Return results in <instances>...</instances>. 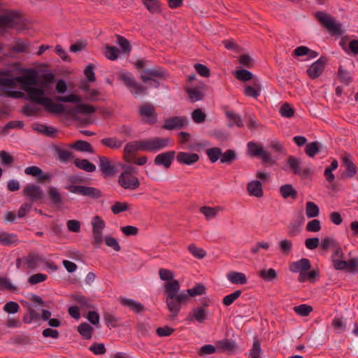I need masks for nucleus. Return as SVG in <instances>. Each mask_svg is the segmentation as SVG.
Here are the masks:
<instances>
[{
  "label": "nucleus",
  "mask_w": 358,
  "mask_h": 358,
  "mask_svg": "<svg viewBox=\"0 0 358 358\" xmlns=\"http://www.w3.org/2000/svg\"><path fill=\"white\" fill-rule=\"evenodd\" d=\"M67 189L73 194H80L92 199H99L103 196L102 192L94 187L71 185L67 187Z\"/></svg>",
  "instance_id": "obj_7"
},
{
  "label": "nucleus",
  "mask_w": 358,
  "mask_h": 358,
  "mask_svg": "<svg viewBox=\"0 0 358 358\" xmlns=\"http://www.w3.org/2000/svg\"><path fill=\"white\" fill-rule=\"evenodd\" d=\"M33 129L40 133L52 138H55L57 135V130L52 127H48L42 124H36L33 127Z\"/></svg>",
  "instance_id": "obj_34"
},
{
  "label": "nucleus",
  "mask_w": 358,
  "mask_h": 358,
  "mask_svg": "<svg viewBox=\"0 0 358 358\" xmlns=\"http://www.w3.org/2000/svg\"><path fill=\"white\" fill-rule=\"evenodd\" d=\"M176 159L180 164L192 165L199 161V155L196 153L179 152L176 156Z\"/></svg>",
  "instance_id": "obj_22"
},
{
  "label": "nucleus",
  "mask_w": 358,
  "mask_h": 358,
  "mask_svg": "<svg viewBox=\"0 0 358 358\" xmlns=\"http://www.w3.org/2000/svg\"><path fill=\"white\" fill-rule=\"evenodd\" d=\"M259 276L265 281L271 282L277 278L278 273L274 268H264L259 272Z\"/></svg>",
  "instance_id": "obj_43"
},
{
  "label": "nucleus",
  "mask_w": 358,
  "mask_h": 358,
  "mask_svg": "<svg viewBox=\"0 0 358 358\" xmlns=\"http://www.w3.org/2000/svg\"><path fill=\"white\" fill-rule=\"evenodd\" d=\"M94 111L95 108L94 106L85 103H79L66 111V113L70 115H73L76 113L88 115L94 113Z\"/></svg>",
  "instance_id": "obj_25"
},
{
  "label": "nucleus",
  "mask_w": 358,
  "mask_h": 358,
  "mask_svg": "<svg viewBox=\"0 0 358 358\" xmlns=\"http://www.w3.org/2000/svg\"><path fill=\"white\" fill-rule=\"evenodd\" d=\"M247 189L250 195L261 197L263 195L262 183L259 180H252L248 184Z\"/></svg>",
  "instance_id": "obj_29"
},
{
  "label": "nucleus",
  "mask_w": 358,
  "mask_h": 358,
  "mask_svg": "<svg viewBox=\"0 0 358 358\" xmlns=\"http://www.w3.org/2000/svg\"><path fill=\"white\" fill-rule=\"evenodd\" d=\"M262 91V85L259 81L254 82L253 86L248 85L245 87L244 94L247 96L257 99Z\"/></svg>",
  "instance_id": "obj_33"
},
{
  "label": "nucleus",
  "mask_w": 358,
  "mask_h": 358,
  "mask_svg": "<svg viewBox=\"0 0 358 358\" xmlns=\"http://www.w3.org/2000/svg\"><path fill=\"white\" fill-rule=\"evenodd\" d=\"M27 26V20L22 13L16 10H6L0 15V29H23Z\"/></svg>",
  "instance_id": "obj_2"
},
{
  "label": "nucleus",
  "mask_w": 358,
  "mask_h": 358,
  "mask_svg": "<svg viewBox=\"0 0 358 358\" xmlns=\"http://www.w3.org/2000/svg\"><path fill=\"white\" fill-rule=\"evenodd\" d=\"M208 317V311L203 307L197 306L194 308L188 314L187 320L190 322L196 321L203 323Z\"/></svg>",
  "instance_id": "obj_20"
},
{
  "label": "nucleus",
  "mask_w": 358,
  "mask_h": 358,
  "mask_svg": "<svg viewBox=\"0 0 358 358\" xmlns=\"http://www.w3.org/2000/svg\"><path fill=\"white\" fill-rule=\"evenodd\" d=\"M188 250L194 257L198 259H203L206 255L203 249L196 247L194 244H190L188 246Z\"/></svg>",
  "instance_id": "obj_62"
},
{
  "label": "nucleus",
  "mask_w": 358,
  "mask_h": 358,
  "mask_svg": "<svg viewBox=\"0 0 358 358\" xmlns=\"http://www.w3.org/2000/svg\"><path fill=\"white\" fill-rule=\"evenodd\" d=\"M248 155L251 157L260 158L262 163L265 166H272L276 164V159H274L271 154L266 151L263 147L255 142H249L248 143Z\"/></svg>",
  "instance_id": "obj_5"
},
{
  "label": "nucleus",
  "mask_w": 358,
  "mask_h": 358,
  "mask_svg": "<svg viewBox=\"0 0 358 358\" xmlns=\"http://www.w3.org/2000/svg\"><path fill=\"white\" fill-rule=\"evenodd\" d=\"M186 92L192 102L200 101L203 98V94L196 88H187Z\"/></svg>",
  "instance_id": "obj_54"
},
{
  "label": "nucleus",
  "mask_w": 358,
  "mask_h": 358,
  "mask_svg": "<svg viewBox=\"0 0 358 358\" xmlns=\"http://www.w3.org/2000/svg\"><path fill=\"white\" fill-rule=\"evenodd\" d=\"M105 49L104 55L108 59L114 61L118 58L119 50L117 48L106 45Z\"/></svg>",
  "instance_id": "obj_53"
},
{
  "label": "nucleus",
  "mask_w": 358,
  "mask_h": 358,
  "mask_svg": "<svg viewBox=\"0 0 358 358\" xmlns=\"http://www.w3.org/2000/svg\"><path fill=\"white\" fill-rule=\"evenodd\" d=\"M94 329L87 322H83L78 327V333L87 340L92 338Z\"/></svg>",
  "instance_id": "obj_41"
},
{
  "label": "nucleus",
  "mask_w": 358,
  "mask_h": 358,
  "mask_svg": "<svg viewBox=\"0 0 358 358\" xmlns=\"http://www.w3.org/2000/svg\"><path fill=\"white\" fill-rule=\"evenodd\" d=\"M241 290L238 289L229 295L225 296L222 300L223 304L226 306L231 305L234 301L241 296Z\"/></svg>",
  "instance_id": "obj_60"
},
{
  "label": "nucleus",
  "mask_w": 358,
  "mask_h": 358,
  "mask_svg": "<svg viewBox=\"0 0 358 358\" xmlns=\"http://www.w3.org/2000/svg\"><path fill=\"white\" fill-rule=\"evenodd\" d=\"M129 204L126 202L116 201L111 206V210L114 214L117 215L122 212L128 210L129 209Z\"/></svg>",
  "instance_id": "obj_57"
},
{
  "label": "nucleus",
  "mask_w": 358,
  "mask_h": 358,
  "mask_svg": "<svg viewBox=\"0 0 358 358\" xmlns=\"http://www.w3.org/2000/svg\"><path fill=\"white\" fill-rule=\"evenodd\" d=\"M23 194L31 201H36L43 197V191L35 184H28L23 189Z\"/></svg>",
  "instance_id": "obj_16"
},
{
  "label": "nucleus",
  "mask_w": 358,
  "mask_h": 358,
  "mask_svg": "<svg viewBox=\"0 0 358 358\" xmlns=\"http://www.w3.org/2000/svg\"><path fill=\"white\" fill-rule=\"evenodd\" d=\"M138 143H140V141H135L127 143L124 148L123 152L126 154L132 155L135 152L141 150V148H139L140 145H138Z\"/></svg>",
  "instance_id": "obj_61"
},
{
  "label": "nucleus",
  "mask_w": 358,
  "mask_h": 358,
  "mask_svg": "<svg viewBox=\"0 0 358 358\" xmlns=\"http://www.w3.org/2000/svg\"><path fill=\"white\" fill-rule=\"evenodd\" d=\"M228 280L234 285H245L248 282L246 275L243 273L230 271L227 273Z\"/></svg>",
  "instance_id": "obj_28"
},
{
  "label": "nucleus",
  "mask_w": 358,
  "mask_h": 358,
  "mask_svg": "<svg viewBox=\"0 0 358 358\" xmlns=\"http://www.w3.org/2000/svg\"><path fill=\"white\" fill-rule=\"evenodd\" d=\"M320 212L319 207L313 201H308L306 206V214L309 218L318 216Z\"/></svg>",
  "instance_id": "obj_48"
},
{
  "label": "nucleus",
  "mask_w": 358,
  "mask_h": 358,
  "mask_svg": "<svg viewBox=\"0 0 358 358\" xmlns=\"http://www.w3.org/2000/svg\"><path fill=\"white\" fill-rule=\"evenodd\" d=\"M280 114L284 117H292L294 115V109L288 103H285L280 108Z\"/></svg>",
  "instance_id": "obj_58"
},
{
  "label": "nucleus",
  "mask_w": 358,
  "mask_h": 358,
  "mask_svg": "<svg viewBox=\"0 0 358 358\" xmlns=\"http://www.w3.org/2000/svg\"><path fill=\"white\" fill-rule=\"evenodd\" d=\"M145 8L152 13H159L160 3L159 0H141Z\"/></svg>",
  "instance_id": "obj_50"
},
{
  "label": "nucleus",
  "mask_w": 358,
  "mask_h": 358,
  "mask_svg": "<svg viewBox=\"0 0 358 358\" xmlns=\"http://www.w3.org/2000/svg\"><path fill=\"white\" fill-rule=\"evenodd\" d=\"M169 138L155 137L152 139L141 140L140 145L141 151L156 152L168 145Z\"/></svg>",
  "instance_id": "obj_6"
},
{
  "label": "nucleus",
  "mask_w": 358,
  "mask_h": 358,
  "mask_svg": "<svg viewBox=\"0 0 358 358\" xmlns=\"http://www.w3.org/2000/svg\"><path fill=\"white\" fill-rule=\"evenodd\" d=\"M121 305L128 307L130 310H133L136 313H139L144 310V306L133 300L129 299H121L120 301Z\"/></svg>",
  "instance_id": "obj_31"
},
{
  "label": "nucleus",
  "mask_w": 358,
  "mask_h": 358,
  "mask_svg": "<svg viewBox=\"0 0 358 358\" xmlns=\"http://www.w3.org/2000/svg\"><path fill=\"white\" fill-rule=\"evenodd\" d=\"M216 347L221 352H233L236 348V343L231 339L224 338L216 343Z\"/></svg>",
  "instance_id": "obj_23"
},
{
  "label": "nucleus",
  "mask_w": 358,
  "mask_h": 358,
  "mask_svg": "<svg viewBox=\"0 0 358 358\" xmlns=\"http://www.w3.org/2000/svg\"><path fill=\"white\" fill-rule=\"evenodd\" d=\"M341 161L345 169V171L341 175V178H352L357 173V167L352 160V157L350 154H345L342 158Z\"/></svg>",
  "instance_id": "obj_15"
},
{
  "label": "nucleus",
  "mask_w": 358,
  "mask_h": 358,
  "mask_svg": "<svg viewBox=\"0 0 358 358\" xmlns=\"http://www.w3.org/2000/svg\"><path fill=\"white\" fill-rule=\"evenodd\" d=\"M24 91L27 93L30 101L35 102L38 104L43 105L44 99L47 97H43L45 94L44 90L38 87H26Z\"/></svg>",
  "instance_id": "obj_18"
},
{
  "label": "nucleus",
  "mask_w": 358,
  "mask_h": 358,
  "mask_svg": "<svg viewBox=\"0 0 358 358\" xmlns=\"http://www.w3.org/2000/svg\"><path fill=\"white\" fill-rule=\"evenodd\" d=\"M287 164L294 174H301V162L294 156L287 158Z\"/></svg>",
  "instance_id": "obj_42"
},
{
  "label": "nucleus",
  "mask_w": 358,
  "mask_h": 358,
  "mask_svg": "<svg viewBox=\"0 0 358 358\" xmlns=\"http://www.w3.org/2000/svg\"><path fill=\"white\" fill-rule=\"evenodd\" d=\"M168 77L169 73L163 68L157 66L145 69L140 78L143 83L150 82L149 85L150 87L157 88L160 85L157 79L166 80Z\"/></svg>",
  "instance_id": "obj_3"
},
{
  "label": "nucleus",
  "mask_w": 358,
  "mask_h": 358,
  "mask_svg": "<svg viewBox=\"0 0 358 358\" xmlns=\"http://www.w3.org/2000/svg\"><path fill=\"white\" fill-rule=\"evenodd\" d=\"M93 243L99 245L103 241L102 231L105 228V222L99 215L93 217L92 222Z\"/></svg>",
  "instance_id": "obj_12"
},
{
  "label": "nucleus",
  "mask_w": 358,
  "mask_h": 358,
  "mask_svg": "<svg viewBox=\"0 0 358 358\" xmlns=\"http://www.w3.org/2000/svg\"><path fill=\"white\" fill-rule=\"evenodd\" d=\"M318 275L319 272L317 271L313 270L310 271H306L304 273H303L301 275H299L298 280L300 282H303L305 281L314 282L315 278Z\"/></svg>",
  "instance_id": "obj_52"
},
{
  "label": "nucleus",
  "mask_w": 358,
  "mask_h": 358,
  "mask_svg": "<svg viewBox=\"0 0 358 358\" xmlns=\"http://www.w3.org/2000/svg\"><path fill=\"white\" fill-rule=\"evenodd\" d=\"M24 173L27 175L37 176L42 181H45L49 179L48 176L43 174V171L40 168L35 166L26 168Z\"/></svg>",
  "instance_id": "obj_39"
},
{
  "label": "nucleus",
  "mask_w": 358,
  "mask_h": 358,
  "mask_svg": "<svg viewBox=\"0 0 358 358\" xmlns=\"http://www.w3.org/2000/svg\"><path fill=\"white\" fill-rule=\"evenodd\" d=\"M294 311L301 317H307L313 311V307L307 304H301L294 307Z\"/></svg>",
  "instance_id": "obj_51"
},
{
  "label": "nucleus",
  "mask_w": 358,
  "mask_h": 358,
  "mask_svg": "<svg viewBox=\"0 0 358 358\" xmlns=\"http://www.w3.org/2000/svg\"><path fill=\"white\" fill-rule=\"evenodd\" d=\"M48 196L52 203L57 207L60 206L62 201V196L59 191L55 187H50L48 191Z\"/></svg>",
  "instance_id": "obj_32"
},
{
  "label": "nucleus",
  "mask_w": 358,
  "mask_h": 358,
  "mask_svg": "<svg viewBox=\"0 0 358 358\" xmlns=\"http://www.w3.org/2000/svg\"><path fill=\"white\" fill-rule=\"evenodd\" d=\"M71 298L78 302L83 309L94 308V306L92 303V300L81 294H72Z\"/></svg>",
  "instance_id": "obj_27"
},
{
  "label": "nucleus",
  "mask_w": 358,
  "mask_h": 358,
  "mask_svg": "<svg viewBox=\"0 0 358 358\" xmlns=\"http://www.w3.org/2000/svg\"><path fill=\"white\" fill-rule=\"evenodd\" d=\"M99 167L104 176L110 177L115 175L116 172L115 166L111 163V161L106 157H99Z\"/></svg>",
  "instance_id": "obj_17"
},
{
  "label": "nucleus",
  "mask_w": 358,
  "mask_h": 358,
  "mask_svg": "<svg viewBox=\"0 0 358 358\" xmlns=\"http://www.w3.org/2000/svg\"><path fill=\"white\" fill-rule=\"evenodd\" d=\"M314 16L320 24L325 27L331 35L336 36H342L343 32L341 29V24H337L330 14L324 11H317L314 14Z\"/></svg>",
  "instance_id": "obj_4"
},
{
  "label": "nucleus",
  "mask_w": 358,
  "mask_h": 358,
  "mask_svg": "<svg viewBox=\"0 0 358 358\" xmlns=\"http://www.w3.org/2000/svg\"><path fill=\"white\" fill-rule=\"evenodd\" d=\"M187 125V119L185 116H174L164 120L162 128L166 130L180 129Z\"/></svg>",
  "instance_id": "obj_13"
},
{
  "label": "nucleus",
  "mask_w": 358,
  "mask_h": 358,
  "mask_svg": "<svg viewBox=\"0 0 358 358\" xmlns=\"http://www.w3.org/2000/svg\"><path fill=\"white\" fill-rule=\"evenodd\" d=\"M235 76L242 82H246L253 78L252 73L246 69H241L236 71Z\"/></svg>",
  "instance_id": "obj_59"
},
{
  "label": "nucleus",
  "mask_w": 358,
  "mask_h": 358,
  "mask_svg": "<svg viewBox=\"0 0 358 358\" xmlns=\"http://www.w3.org/2000/svg\"><path fill=\"white\" fill-rule=\"evenodd\" d=\"M192 117L194 122L200 124L206 120V115L201 108H196L192 113Z\"/></svg>",
  "instance_id": "obj_63"
},
{
  "label": "nucleus",
  "mask_w": 358,
  "mask_h": 358,
  "mask_svg": "<svg viewBox=\"0 0 358 358\" xmlns=\"http://www.w3.org/2000/svg\"><path fill=\"white\" fill-rule=\"evenodd\" d=\"M311 264L308 259L302 258L301 259L294 262L290 264L289 269L293 273H299V275L304 273L310 269Z\"/></svg>",
  "instance_id": "obj_21"
},
{
  "label": "nucleus",
  "mask_w": 358,
  "mask_h": 358,
  "mask_svg": "<svg viewBox=\"0 0 358 358\" xmlns=\"http://www.w3.org/2000/svg\"><path fill=\"white\" fill-rule=\"evenodd\" d=\"M138 113L143 117L144 121L149 124H154L157 121L155 108L150 103H145L139 106Z\"/></svg>",
  "instance_id": "obj_10"
},
{
  "label": "nucleus",
  "mask_w": 358,
  "mask_h": 358,
  "mask_svg": "<svg viewBox=\"0 0 358 358\" xmlns=\"http://www.w3.org/2000/svg\"><path fill=\"white\" fill-rule=\"evenodd\" d=\"M119 78L124 82L131 93L134 96H139L146 93L147 87L137 83L131 73H123L119 76Z\"/></svg>",
  "instance_id": "obj_8"
},
{
  "label": "nucleus",
  "mask_w": 358,
  "mask_h": 358,
  "mask_svg": "<svg viewBox=\"0 0 358 358\" xmlns=\"http://www.w3.org/2000/svg\"><path fill=\"white\" fill-rule=\"evenodd\" d=\"M71 148L80 152L89 153L94 152V149L92 145L89 142L83 140L76 141L74 143L71 145Z\"/></svg>",
  "instance_id": "obj_35"
},
{
  "label": "nucleus",
  "mask_w": 358,
  "mask_h": 358,
  "mask_svg": "<svg viewBox=\"0 0 358 358\" xmlns=\"http://www.w3.org/2000/svg\"><path fill=\"white\" fill-rule=\"evenodd\" d=\"M180 285L179 282L168 283L166 285V290L164 291L166 295V304L170 312L169 317L171 320H175L179 314L182 304L185 303L189 296L184 292H180Z\"/></svg>",
  "instance_id": "obj_1"
},
{
  "label": "nucleus",
  "mask_w": 358,
  "mask_h": 358,
  "mask_svg": "<svg viewBox=\"0 0 358 358\" xmlns=\"http://www.w3.org/2000/svg\"><path fill=\"white\" fill-rule=\"evenodd\" d=\"M117 183L123 189L129 190H135L141 185V182L136 176H129L126 173L120 174L118 176Z\"/></svg>",
  "instance_id": "obj_11"
},
{
  "label": "nucleus",
  "mask_w": 358,
  "mask_h": 358,
  "mask_svg": "<svg viewBox=\"0 0 358 358\" xmlns=\"http://www.w3.org/2000/svg\"><path fill=\"white\" fill-rule=\"evenodd\" d=\"M262 348L260 341L256 340L254 341L252 348L250 351V355L251 358H262Z\"/></svg>",
  "instance_id": "obj_64"
},
{
  "label": "nucleus",
  "mask_w": 358,
  "mask_h": 358,
  "mask_svg": "<svg viewBox=\"0 0 358 358\" xmlns=\"http://www.w3.org/2000/svg\"><path fill=\"white\" fill-rule=\"evenodd\" d=\"M326 57H320L316 62H313L307 70V73L312 79H315L322 75L327 63Z\"/></svg>",
  "instance_id": "obj_14"
},
{
  "label": "nucleus",
  "mask_w": 358,
  "mask_h": 358,
  "mask_svg": "<svg viewBox=\"0 0 358 358\" xmlns=\"http://www.w3.org/2000/svg\"><path fill=\"white\" fill-rule=\"evenodd\" d=\"M280 194L284 199L291 198L296 199L298 196L297 191L291 184H285L280 187Z\"/></svg>",
  "instance_id": "obj_30"
},
{
  "label": "nucleus",
  "mask_w": 358,
  "mask_h": 358,
  "mask_svg": "<svg viewBox=\"0 0 358 358\" xmlns=\"http://www.w3.org/2000/svg\"><path fill=\"white\" fill-rule=\"evenodd\" d=\"M17 242V236L13 234L6 232L0 233V243L4 245H9Z\"/></svg>",
  "instance_id": "obj_49"
},
{
  "label": "nucleus",
  "mask_w": 358,
  "mask_h": 358,
  "mask_svg": "<svg viewBox=\"0 0 358 358\" xmlns=\"http://www.w3.org/2000/svg\"><path fill=\"white\" fill-rule=\"evenodd\" d=\"M41 260L40 257L36 254H29L25 258L27 268L34 269L38 266V262Z\"/></svg>",
  "instance_id": "obj_56"
},
{
  "label": "nucleus",
  "mask_w": 358,
  "mask_h": 358,
  "mask_svg": "<svg viewBox=\"0 0 358 358\" xmlns=\"http://www.w3.org/2000/svg\"><path fill=\"white\" fill-rule=\"evenodd\" d=\"M237 158V154L235 150L228 149L221 156L220 162L222 164H231Z\"/></svg>",
  "instance_id": "obj_46"
},
{
  "label": "nucleus",
  "mask_w": 358,
  "mask_h": 358,
  "mask_svg": "<svg viewBox=\"0 0 358 358\" xmlns=\"http://www.w3.org/2000/svg\"><path fill=\"white\" fill-rule=\"evenodd\" d=\"M175 155V151H168L159 154L155 157L154 163L155 165H162L166 169H169L174 159Z\"/></svg>",
  "instance_id": "obj_19"
},
{
  "label": "nucleus",
  "mask_w": 358,
  "mask_h": 358,
  "mask_svg": "<svg viewBox=\"0 0 358 358\" xmlns=\"http://www.w3.org/2000/svg\"><path fill=\"white\" fill-rule=\"evenodd\" d=\"M55 150L60 162H66L73 158V153L69 150H63L58 147L55 148Z\"/></svg>",
  "instance_id": "obj_55"
},
{
  "label": "nucleus",
  "mask_w": 358,
  "mask_h": 358,
  "mask_svg": "<svg viewBox=\"0 0 358 358\" xmlns=\"http://www.w3.org/2000/svg\"><path fill=\"white\" fill-rule=\"evenodd\" d=\"M101 143L111 150H117L122 146L124 141L119 139L117 136H113L102 138Z\"/></svg>",
  "instance_id": "obj_26"
},
{
  "label": "nucleus",
  "mask_w": 358,
  "mask_h": 358,
  "mask_svg": "<svg viewBox=\"0 0 358 358\" xmlns=\"http://www.w3.org/2000/svg\"><path fill=\"white\" fill-rule=\"evenodd\" d=\"M206 155L208 157L210 161L212 163H215L219 159H221V156L222 155V152L221 148H217V147H214V148L207 149Z\"/></svg>",
  "instance_id": "obj_47"
},
{
  "label": "nucleus",
  "mask_w": 358,
  "mask_h": 358,
  "mask_svg": "<svg viewBox=\"0 0 358 358\" xmlns=\"http://www.w3.org/2000/svg\"><path fill=\"white\" fill-rule=\"evenodd\" d=\"M38 73L32 69H25L22 76L15 77V80L22 85V88L24 90L26 87H31L32 85L38 83Z\"/></svg>",
  "instance_id": "obj_9"
},
{
  "label": "nucleus",
  "mask_w": 358,
  "mask_h": 358,
  "mask_svg": "<svg viewBox=\"0 0 358 358\" xmlns=\"http://www.w3.org/2000/svg\"><path fill=\"white\" fill-rule=\"evenodd\" d=\"M337 76L340 82L346 86L349 85L352 82V77L350 72L345 70L342 66L338 67Z\"/></svg>",
  "instance_id": "obj_40"
},
{
  "label": "nucleus",
  "mask_w": 358,
  "mask_h": 358,
  "mask_svg": "<svg viewBox=\"0 0 358 358\" xmlns=\"http://www.w3.org/2000/svg\"><path fill=\"white\" fill-rule=\"evenodd\" d=\"M321 143L317 141H313L307 143L305 148V153L310 158H314L320 152Z\"/></svg>",
  "instance_id": "obj_38"
},
{
  "label": "nucleus",
  "mask_w": 358,
  "mask_h": 358,
  "mask_svg": "<svg viewBox=\"0 0 358 358\" xmlns=\"http://www.w3.org/2000/svg\"><path fill=\"white\" fill-rule=\"evenodd\" d=\"M159 275L162 280L166 281L164 285V291L166 290V285L168 283L178 282V280L174 279L173 272L166 268H160L159 270Z\"/></svg>",
  "instance_id": "obj_37"
},
{
  "label": "nucleus",
  "mask_w": 358,
  "mask_h": 358,
  "mask_svg": "<svg viewBox=\"0 0 358 358\" xmlns=\"http://www.w3.org/2000/svg\"><path fill=\"white\" fill-rule=\"evenodd\" d=\"M75 166L80 169H83L87 172H94L96 170V166L94 164L91 163L86 159H76L74 160Z\"/></svg>",
  "instance_id": "obj_36"
},
{
  "label": "nucleus",
  "mask_w": 358,
  "mask_h": 358,
  "mask_svg": "<svg viewBox=\"0 0 358 358\" xmlns=\"http://www.w3.org/2000/svg\"><path fill=\"white\" fill-rule=\"evenodd\" d=\"M117 43L120 45L122 50V52L124 54L129 55L131 51V46L130 45L129 41L125 38L124 36L120 35H117Z\"/></svg>",
  "instance_id": "obj_44"
},
{
  "label": "nucleus",
  "mask_w": 358,
  "mask_h": 358,
  "mask_svg": "<svg viewBox=\"0 0 358 358\" xmlns=\"http://www.w3.org/2000/svg\"><path fill=\"white\" fill-rule=\"evenodd\" d=\"M42 106H43L46 110L52 113L61 114L66 112L64 106L63 104L53 103L52 99L49 97H47L46 99H44V103Z\"/></svg>",
  "instance_id": "obj_24"
},
{
  "label": "nucleus",
  "mask_w": 358,
  "mask_h": 358,
  "mask_svg": "<svg viewBox=\"0 0 358 358\" xmlns=\"http://www.w3.org/2000/svg\"><path fill=\"white\" fill-rule=\"evenodd\" d=\"M226 116L230 120L228 126L232 127L234 124L238 127H243V124L241 117L233 111H226Z\"/></svg>",
  "instance_id": "obj_45"
}]
</instances>
